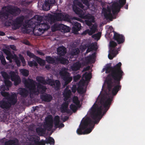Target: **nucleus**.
<instances>
[{
    "instance_id": "f257e3e1",
    "label": "nucleus",
    "mask_w": 145,
    "mask_h": 145,
    "mask_svg": "<svg viewBox=\"0 0 145 145\" xmlns=\"http://www.w3.org/2000/svg\"><path fill=\"white\" fill-rule=\"evenodd\" d=\"M121 63L119 62L113 67L107 64L102 72L105 71L106 73H109L105 81L108 89V93L102 95L99 100V106L95 103L89 111L91 118L87 117L82 120L79 127H94V124H97L100 120L110 108L114 96L116 95L121 89L120 81L124 73L121 69Z\"/></svg>"
},
{
    "instance_id": "f03ea898",
    "label": "nucleus",
    "mask_w": 145,
    "mask_h": 145,
    "mask_svg": "<svg viewBox=\"0 0 145 145\" xmlns=\"http://www.w3.org/2000/svg\"><path fill=\"white\" fill-rule=\"evenodd\" d=\"M63 15L61 13H58L54 15L49 14L46 17V23L41 24L37 25L34 28V32L37 35H41L45 31L50 28L49 24H52L57 21L63 20Z\"/></svg>"
},
{
    "instance_id": "7ed1b4c3",
    "label": "nucleus",
    "mask_w": 145,
    "mask_h": 145,
    "mask_svg": "<svg viewBox=\"0 0 145 145\" xmlns=\"http://www.w3.org/2000/svg\"><path fill=\"white\" fill-rule=\"evenodd\" d=\"M5 8V11H0V19L3 22L7 21L10 14L14 16H17L20 13L21 10L17 7H12L11 6H4L3 9Z\"/></svg>"
},
{
    "instance_id": "20e7f679",
    "label": "nucleus",
    "mask_w": 145,
    "mask_h": 145,
    "mask_svg": "<svg viewBox=\"0 0 145 145\" xmlns=\"http://www.w3.org/2000/svg\"><path fill=\"white\" fill-rule=\"evenodd\" d=\"M74 5L72 6L74 11L76 14L78 15L80 18L88 20H85V23L88 26H91L92 25V22H95L94 17L89 14H86L85 11H84L74 5L75 1L74 2Z\"/></svg>"
},
{
    "instance_id": "39448f33",
    "label": "nucleus",
    "mask_w": 145,
    "mask_h": 145,
    "mask_svg": "<svg viewBox=\"0 0 145 145\" xmlns=\"http://www.w3.org/2000/svg\"><path fill=\"white\" fill-rule=\"evenodd\" d=\"M37 21L38 22H40V23H38L35 22H32L31 19L29 20L28 22V24L24 26V31L26 33H30L33 29V33L35 35L37 36H39L35 35V33L33 32L34 28L37 25H38L39 24L42 23L43 24L44 23H46V19L45 22H44L43 23H42V16H37Z\"/></svg>"
},
{
    "instance_id": "423d86ee",
    "label": "nucleus",
    "mask_w": 145,
    "mask_h": 145,
    "mask_svg": "<svg viewBox=\"0 0 145 145\" xmlns=\"http://www.w3.org/2000/svg\"><path fill=\"white\" fill-rule=\"evenodd\" d=\"M23 81L25 87L28 89L30 92L34 93L39 92V89L36 88V82L33 79L29 78H24L23 79Z\"/></svg>"
},
{
    "instance_id": "0eeeda50",
    "label": "nucleus",
    "mask_w": 145,
    "mask_h": 145,
    "mask_svg": "<svg viewBox=\"0 0 145 145\" xmlns=\"http://www.w3.org/2000/svg\"><path fill=\"white\" fill-rule=\"evenodd\" d=\"M117 45L116 42L113 41H110V49L109 50L110 53L108 54V58L110 60L112 59L114 57L118 54V50H120V48H118V50L115 49V47Z\"/></svg>"
},
{
    "instance_id": "6e6552de",
    "label": "nucleus",
    "mask_w": 145,
    "mask_h": 145,
    "mask_svg": "<svg viewBox=\"0 0 145 145\" xmlns=\"http://www.w3.org/2000/svg\"><path fill=\"white\" fill-rule=\"evenodd\" d=\"M126 0H119V5L117 3H113L112 5L111 10L113 14L114 15L118 13L120 11V9L126 3Z\"/></svg>"
},
{
    "instance_id": "1a4fd4ad",
    "label": "nucleus",
    "mask_w": 145,
    "mask_h": 145,
    "mask_svg": "<svg viewBox=\"0 0 145 145\" xmlns=\"http://www.w3.org/2000/svg\"><path fill=\"white\" fill-rule=\"evenodd\" d=\"M65 69L60 71L59 74L61 79L65 81V85H67L72 81V78L70 76V74L66 71Z\"/></svg>"
},
{
    "instance_id": "9d476101",
    "label": "nucleus",
    "mask_w": 145,
    "mask_h": 145,
    "mask_svg": "<svg viewBox=\"0 0 145 145\" xmlns=\"http://www.w3.org/2000/svg\"><path fill=\"white\" fill-rule=\"evenodd\" d=\"M27 138L30 141L33 142L35 145H45L46 144L45 140L42 139L39 141L40 137L36 135H29Z\"/></svg>"
},
{
    "instance_id": "9b49d317",
    "label": "nucleus",
    "mask_w": 145,
    "mask_h": 145,
    "mask_svg": "<svg viewBox=\"0 0 145 145\" xmlns=\"http://www.w3.org/2000/svg\"><path fill=\"white\" fill-rule=\"evenodd\" d=\"M53 120L51 116L47 117L45 120L44 127L46 129L50 131L53 128Z\"/></svg>"
},
{
    "instance_id": "f8f14e48",
    "label": "nucleus",
    "mask_w": 145,
    "mask_h": 145,
    "mask_svg": "<svg viewBox=\"0 0 145 145\" xmlns=\"http://www.w3.org/2000/svg\"><path fill=\"white\" fill-rule=\"evenodd\" d=\"M114 33L113 39L116 41L118 44L123 43L125 41V37L122 34H120L116 32L114 30L112 31Z\"/></svg>"
},
{
    "instance_id": "ddd939ff",
    "label": "nucleus",
    "mask_w": 145,
    "mask_h": 145,
    "mask_svg": "<svg viewBox=\"0 0 145 145\" xmlns=\"http://www.w3.org/2000/svg\"><path fill=\"white\" fill-rule=\"evenodd\" d=\"M24 19L23 16L17 17L15 20L13 21L12 25L15 27V29L18 28L19 27L18 25H21L23 22Z\"/></svg>"
},
{
    "instance_id": "4468645a",
    "label": "nucleus",
    "mask_w": 145,
    "mask_h": 145,
    "mask_svg": "<svg viewBox=\"0 0 145 145\" xmlns=\"http://www.w3.org/2000/svg\"><path fill=\"white\" fill-rule=\"evenodd\" d=\"M55 0H45L44 4L42 6L43 9L44 10L48 11L50 9V7L52 4H54Z\"/></svg>"
},
{
    "instance_id": "2eb2a0df",
    "label": "nucleus",
    "mask_w": 145,
    "mask_h": 145,
    "mask_svg": "<svg viewBox=\"0 0 145 145\" xmlns=\"http://www.w3.org/2000/svg\"><path fill=\"white\" fill-rule=\"evenodd\" d=\"M107 9L106 8L103 9L104 16L106 20L109 19L111 20V19L112 17V15L111 12V9L109 7H107Z\"/></svg>"
},
{
    "instance_id": "dca6fc26",
    "label": "nucleus",
    "mask_w": 145,
    "mask_h": 145,
    "mask_svg": "<svg viewBox=\"0 0 145 145\" xmlns=\"http://www.w3.org/2000/svg\"><path fill=\"white\" fill-rule=\"evenodd\" d=\"M6 99L11 106L15 105L17 101L16 96L14 95L9 96L7 97Z\"/></svg>"
},
{
    "instance_id": "f3484780",
    "label": "nucleus",
    "mask_w": 145,
    "mask_h": 145,
    "mask_svg": "<svg viewBox=\"0 0 145 145\" xmlns=\"http://www.w3.org/2000/svg\"><path fill=\"white\" fill-rule=\"evenodd\" d=\"M69 102L68 101H65L63 102L61 105V111L62 113L67 112V113H69L70 111L68 108L69 106Z\"/></svg>"
},
{
    "instance_id": "a211bd4d",
    "label": "nucleus",
    "mask_w": 145,
    "mask_h": 145,
    "mask_svg": "<svg viewBox=\"0 0 145 145\" xmlns=\"http://www.w3.org/2000/svg\"><path fill=\"white\" fill-rule=\"evenodd\" d=\"M60 119L58 116H56L54 118V124L56 128H62L64 126V124L63 123L59 124Z\"/></svg>"
},
{
    "instance_id": "6ab92c4d",
    "label": "nucleus",
    "mask_w": 145,
    "mask_h": 145,
    "mask_svg": "<svg viewBox=\"0 0 145 145\" xmlns=\"http://www.w3.org/2000/svg\"><path fill=\"white\" fill-rule=\"evenodd\" d=\"M40 98L42 101L49 102L52 99V97L51 95L45 93L41 95Z\"/></svg>"
},
{
    "instance_id": "aec40b11",
    "label": "nucleus",
    "mask_w": 145,
    "mask_h": 145,
    "mask_svg": "<svg viewBox=\"0 0 145 145\" xmlns=\"http://www.w3.org/2000/svg\"><path fill=\"white\" fill-rule=\"evenodd\" d=\"M57 54L60 56H64L67 52L66 48L64 46L59 47L57 49Z\"/></svg>"
},
{
    "instance_id": "412c9836",
    "label": "nucleus",
    "mask_w": 145,
    "mask_h": 145,
    "mask_svg": "<svg viewBox=\"0 0 145 145\" xmlns=\"http://www.w3.org/2000/svg\"><path fill=\"white\" fill-rule=\"evenodd\" d=\"M19 140L15 138L13 140H10L6 141L4 145H20Z\"/></svg>"
},
{
    "instance_id": "4be33fe9",
    "label": "nucleus",
    "mask_w": 145,
    "mask_h": 145,
    "mask_svg": "<svg viewBox=\"0 0 145 145\" xmlns=\"http://www.w3.org/2000/svg\"><path fill=\"white\" fill-rule=\"evenodd\" d=\"M11 107L7 100H2L0 101V107L2 108L8 109Z\"/></svg>"
},
{
    "instance_id": "5701e85b",
    "label": "nucleus",
    "mask_w": 145,
    "mask_h": 145,
    "mask_svg": "<svg viewBox=\"0 0 145 145\" xmlns=\"http://www.w3.org/2000/svg\"><path fill=\"white\" fill-rule=\"evenodd\" d=\"M29 93L28 91L25 88H20L19 89V94L23 97H27Z\"/></svg>"
},
{
    "instance_id": "b1692460",
    "label": "nucleus",
    "mask_w": 145,
    "mask_h": 145,
    "mask_svg": "<svg viewBox=\"0 0 145 145\" xmlns=\"http://www.w3.org/2000/svg\"><path fill=\"white\" fill-rule=\"evenodd\" d=\"M81 66V64L79 61H77L73 63L71 68L72 71H76L80 70Z\"/></svg>"
},
{
    "instance_id": "393cba45",
    "label": "nucleus",
    "mask_w": 145,
    "mask_h": 145,
    "mask_svg": "<svg viewBox=\"0 0 145 145\" xmlns=\"http://www.w3.org/2000/svg\"><path fill=\"white\" fill-rule=\"evenodd\" d=\"M54 23V24L52 27V31L54 32L57 30H61L63 24H60L57 22L56 23V22Z\"/></svg>"
},
{
    "instance_id": "a878e982",
    "label": "nucleus",
    "mask_w": 145,
    "mask_h": 145,
    "mask_svg": "<svg viewBox=\"0 0 145 145\" xmlns=\"http://www.w3.org/2000/svg\"><path fill=\"white\" fill-rule=\"evenodd\" d=\"M81 25L78 22H74V25L72 28V30L74 33L78 32L81 29Z\"/></svg>"
},
{
    "instance_id": "bb28decb",
    "label": "nucleus",
    "mask_w": 145,
    "mask_h": 145,
    "mask_svg": "<svg viewBox=\"0 0 145 145\" xmlns=\"http://www.w3.org/2000/svg\"><path fill=\"white\" fill-rule=\"evenodd\" d=\"M66 88L64 93L63 94V96L64 97V100L65 101L67 100L70 97L71 94V90L69 89L66 90Z\"/></svg>"
},
{
    "instance_id": "cd10ccee",
    "label": "nucleus",
    "mask_w": 145,
    "mask_h": 145,
    "mask_svg": "<svg viewBox=\"0 0 145 145\" xmlns=\"http://www.w3.org/2000/svg\"><path fill=\"white\" fill-rule=\"evenodd\" d=\"M46 129L40 127H37L36 128V132L40 136H42L43 135L45 134Z\"/></svg>"
},
{
    "instance_id": "c85d7f7f",
    "label": "nucleus",
    "mask_w": 145,
    "mask_h": 145,
    "mask_svg": "<svg viewBox=\"0 0 145 145\" xmlns=\"http://www.w3.org/2000/svg\"><path fill=\"white\" fill-rule=\"evenodd\" d=\"M45 140L47 144H49L50 145H54L55 144L54 140L52 137H49L46 138Z\"/></svg>"
},
{
    "instance_id": "c756f323",
    "label": "nucleus",
    "mask_w": 145,
    "mask_h": 145,
    "mask_svg": "<svg viewBox=\"0 0 145 145\" xmlns=\"http://www.w3.org/2000/svg\"><path fill=\"white\" fill-rule=\"evenodd\" d=\"M54 84L53 86L56 90L59 89L61 87V83L58 80H56L54 81Z\"/></svg>"
},
{
    "instance_id": "7c9ffc66",
    "label": "nucleus",
    "mask_w": 145,
    "mask_h": 145,
    "mask_svg": "<svg viewBox=\"0 0 145 145\" xmlns=\"http://www.w3.org/2000/svg\"><path fill=\"white\" fill-rule=\"evenodd\" d=\"M46 60L48 63L53 64L56 63L55 59L50 56H46Z\"/></svg>"
},
{
    "instance_id": "2f4dec72",
    "label": "nucleus",
    "mask_w": 145,
    "mask_h": 145,
    "mask_svg": "<svg viewBox=\"0 0 145 145\" xmlns=\"http://www.w3.org/2000/svg\"><path fill=\"white\" fill-rule=\"evenodd\" d=\"M10 79L11 80L13 81L19 78V76L16 74L14 72H11L10 73Z\"/></svg>"
},
{
    "instance_id": "473e14b6",
    "label": "nucleus",
    "mask_w": 145,
    "mask_h": 145,
    "mask_svg": "<svg viewBox=\"0 0 145 145\" xmlns=\"http://www.w3.org/2000/svg\"><path fill=\"white\" fill-rule=\"evenodd\" d=\"M37 81L39 82L45 84L46 83V82L45 81L44 78L41 76H38L36 78Z\"/></svg>"
},
{
    "instance_id": "72a5a7b5",
    "label": "nucleus",
    "mask_w": 145,
    "mask_h": 145,
    "mask_svg": "<svg viewBox=\"0 0 145 145\" xmlns=\"http://www.w3.org/2000/svg\"><path fill=\"white\" fill-rule=\"evenodd\" d=\"M95 53H94L91 55H89L87 56L86 58V61L87 63H90L92 59L95 57Z\"/></svg>"
},
{
    "instance_id": "f704fd0d",
    "label": "nucleus",
    "mask_w": 145,
    "mask_h": 145,
    "mask_svg": "<svg viewBox=\"0 0 145 145\" xmlns=\"http://www.w3.org/2000/svg\"><path fill=\"white\" fill-rule=\"evenodd\" d=\"M56 59L57 61L63 64H66L68 61L67 59L63 57H58L56 58Z\"/></svg>"
},
{
    "instance_id": "c9c22d12",
    "label": "nucleus",
    "mask_w": 145,
    "mask_h": 145,
    "mask_svg": "<svg viewBox=\"0 0 145 145\" xmlns=\"http://www.w3.org/2000/svg\"><path fill=\"white\" fill-rule=\"evenodd\" d=\"M35 60L40 66H44L45 64V61L44 60L38 57H37Z\"/></svg>"
},
{
    "instance_id": "e433bc0d",
    "label": "nucleus",
    "mask_w": 145,
    "mask_h": 145,
    "mask_svg": "<svg viewBox=\"0 0 145 145\" xmlns=\"http://www.w3.org/2000/svg\"><path fill=\"white\" fill-rule=\"evenodd\" d=\"M20 71L22 75L25 76H27L29 74V71L25 69H22L20 70Z\"/></svg>"
},
{
    "instance_id": "4c0bfd02",
    "label": "nucleus",
    "mask_w": 145,
    "mask_h": 145,
    "mask_svg": "<svg viewBox=\"0 0 145 145\" xmlns=\"http://www.w3.org/2000/svg\"><path fill=\"white\" fill-rule=\"evenodd\" d=\"M71 29L66 25L63 24L61 30H63L64 32H68L70 31Z\"/></svg>"
},
{
    "instance_id": "58836bf2",
    "label": "nucleus",
    "mask_w": 145,
    "mask_h": 145,
    "mask_svg": "<svg viewBox=\"0 0 145 145\" xmlns=\"http://www.w3.org/2000/svg\"><path fill=\"white\" fill-rule=\"evenodd\" d=\"M80 51L79 49L78 48L73 49L71 51V54L73 56L76 55L80 53Z\"/></svg>"
},
{
    "instance_id": "ea45409f",
    "label": "nucleus",
    "mask_w": 145,
    "mask_h": 145,
    "mask_svg": "<svg viewBox=\"0 0 145 145\" xmlns=\"http://www.w3.org/2000/svg\"><path fill=\"white\" fill-rule=\"evenodd\" d=\"M28 64L30 67H37L38 66L37 63L34 60L29 61L28 62Z\"/></svg>"
},
{
    "instance_id": "a19ab883",
    "label": "nucleus",
    "mask_w": 145,
    "mask_h": 145,
    "mask_svg": "<svg viewBox=\"0 0 145 145\" xmlns=\"http://www.w3.org/2000/svg\"><path fill=\"white\" fill-rule=\"evenodd\" d=\"M77 91L80 94H83L86 92V91L84 90V88L82 86H78L77 88Z\"/></svg>"
},
{
    "instance_id": "79ce46f5",
    "label": "nucleus",
    "mask_w": 145,
    "mask_h": 145,
    "mask_svg": "<svg viewBox=\"0 0 145 145\" xmlns=\"http://www.w3.org/2000/svg\"><path fill=\"white\" fill-rule=\"evenodd\" d=\"M73 102L76 105L78 106L80 104V101L78 97L77 96L74 97L73 99Z\"/></svg>"
},
{
    "instance_id": "37998d69",
    "label": "nucleus",
    "mask_w": 145,
    "mask_h": 145,
    "mask_svg": "<svg viewBox=\"0 0 145 145\" xmlns=\"http://www.w3.org/2000/svg\"><path fill=\"white\" fill-rule=\"evenodd\" d=\"M27 55L29 56L30 58H33L35 59L37 57L33 53H31L30 51H28L27 52Z\"/></svg>"
},
{
    "instance_id": "c03bdc74",
    "label": "nucleus",
    "mask_w": 145,
    "mask_h": 145,
    "mask_svg": "<svg viewBox=\"0 0 145 145\" xmlns=\"http://www.w3.org/2000/svg\"><path fill=\"white\" fill-rule=\"evenodd\" d=\"M70 109L74 112L76 111L77 109V107L74 104H71L70 106Z\"/></svg>"
},
{
    "instance_id": "a18cd8bd",
    "label": "nucleus",
    "mask_w": 145,
    "mask_h": 145,
    "mask_svg": "<svg viewBox=\"0 0 145 145\" xmlns=\"http://www.w3.org/2000/svg\"><path fill=\"white\" fill-rule=\"evenodd\" d=\"M0 59L1 63L5 65L6 64V62L5 58L3 54L0 55Z\"/></svg>"
},
{
    "instance_id": "49530a36",
    "label": "nucleus",
    "mask_w": 145,
    "mask_h": 145,
    "mask_svg": "<svg viewBox=\"0 0 145 145\" xmlns=\"http://www.w3.org/2000/svg\"><path fill=\"white\" fill-rule=\"evenodd\" d=\"M84 77L86 80L89 79L91 78V74L90 73H88L86 72L83 75Z\"/></svg>"
},
{
    "instance_id": "de8ad7c7",
    "label": "nucleus",
    "mask_w": 145,
    "mask_h": 145,
    "mask_svg": "<svg viewBox=\"0 0 145 145\" xmlns=\"http://www.w3.org/2000/svg\"><path fill=\"white\" fill-rule=\"evenodd\" d=\"M101 36V33L99 32L97 33L93 34L92 36V37L93 38H94L95 39H99Z\"/></svg>"
},
{
    "instance_id": "09e8293b",
    "label": "nucleus",
    "mask_w": 145,
    "mask_h": 145,
    "mask_svg": "<svg viewBox=\"0 0 145 145\" xmlns=\"http://www.w3.org/2000/svg\"><path fill=\"white\" fill-rule=\"evenodd\" d=\"M63 20L68 22H70L71 20L69 15L68 14H66L65 15H63Z\"/></svg>"
},
{
    "instance_id": "8fccbe9b",
    "label": "nucleus",
    "mask_w": 145,
    "mask_h": 145,
    "mask_svg": "<svg viewBox=\"0 0 145 145\" xmlns=\"http://www.w3.org/2000/svg\"><path fill=\"white\" fill-rule=\"evenodd\" d=\"M37 88L40 89H41L43 91H45L46 89V87L40 84H39L37 85Z\"/></svg>"
},
{
    "instance_id": "3c124183",
    "label": "nucleus",
    "mask_w": 145,
    "mask_h": 145,
    "mask_svg": "<svg viewBox=\"0 0 145 145\" xmlns=\"http://www.w3.org/2000/svg\"><path fill=\"white\" fill-rule=\"evenodd\" d=\"M54 81L53 80H52L50 79H48L46 81V84H48L51 86H53V84H54Z\"/></svg>"
},
{
    "instance_id": "603ef678",
    "label": "nucleus",
    "mask_w": 145,
    "mask_h": 145,
    "mask_svg": "<svg viewBox=\"0 0 145 145\" xmlns=\"http://www.w3.org/2000/svg\"><path fill=\"white\" fill-rule=\"evenodd\" d=\"M14 84L15 86L18 85L21 82V80L19 77L14 81Z\"/></svg>"
},
{
    "instance_id": "864d4df0",
    "label": "nucleus",
    "mask_w": 145,
    "mask_h": 145,
    "mask_svg": "<svg viewBox=\"0 0 145 145\" xmlns=\"http://www.w3.org/2000/svg\"><path fill=\"white\" fill-rule=\"evenodd\" d=\"M4 83L5 85L7 86L10 87L11 86L12 83L10 80H5Z\"/></svg>"
},
{
    "instance_id": "5fc2aeb1",
    "label": "nucleus",
    "mask_w": 145,
    "mask_h": 145,
    "mask_svg": "<svg viewBox=\"0 0 145 145\" xmlns=\"http://www.w3.org/2000/svg\"><path fill=\"white\" fill-rule=\"evenodd\" d=\"M97 28V26L96 24H94L92 26L90 29L92 31L95 33Z\"/></svg>"
},
{
    "instance_id": "6e6d98bb",
    "label": "nucleus",
    "mask_w": 145,
    "mask_h": 145,
    "mask_svg": "<svg viewBox=\"0 0 145 145\" xmlns=\"http://www.w3.org/2000/svg\"><path fill=\"white\" fill-rule=\"evenodd\" d=\"M13 58V56L12 54L10 53L9 52V53L7 55V56L6 57L7 59L9 60H11V59Z\"/></svg>"
},
{
    "instance_id": "4d7b16f0",
    "label": "nucleus",
    "mask_w": 145,
    "mask_h": 145,
    "mask_svg": "<svg viewBox=\"0 0 145 145\" xmlns=\"http://www.w3.org/2000/svg\"><path fill=\"white\" fill-rule=\"evenodd\" d=\"M76 4L78 5L79 7H80L82 9H84V6L81 2L78 1V0L76 1Z\"/></svg>"
},
{
    "instance_id": "13d9d810",
    "label": "nucleus",
    "mask_w": 145,
    "mask_h": 145,
    "mask_svg": "<svg viewBox=\"0 0 145 145\" xmlns=\"http://www.w3.org/2000/svg\"><path fill=\"white\" fill-rule=\"evenodd\" d=\"M1 95L4 97H8L9 93H8L6 92L5 91H1Z\"/></svg>"
},
{
    "instance_id": "bf43d9fd",
    "label": "nucleus",
    "mask_w": 145,
    "mask_h": 145,
    "mask_svg": "<svg viewBox=\"0 0 145 145\" xmlns=\"http://www.w3.org/2000/svg\"><path fill=\"white\" fill-rule=\"evenodd\" d=\"M88 46L92 50L94 49H95V50L97 49V48H95V45L93 43L91 44Z\"/></svg>"
},
{
    "instance_id": "052dcab7",
    "label": "nucleus",
    "mask_w": 145,
    "mask_h": 145,
    "mask_svg": "<svg viewBox=\"0 0 145 145\" xmlns=\"http://www.w3.org/2000/svg\"><path fill=\"white\" fill-rule=\"evenodd\" d=\"M80 75L79 74L74 76L73 77V80L75 82H76L78 80L80 79Z\"/></svg>"
},
{
    "instance_id": "680f3d73",
    "label": "nucleus",
    "mask_w": 145,
    "mask_h": 145,
    "mask_svg": "<svg viewBox=\"0 0 145 145\" xmlns=\"http://www.w3.org/2000/svg\"><path fill=\"white\" fill-rule=\"evenodd\" d=\"M82 1L86 5L88 6H89V2L88 0H82Z\"/></svg>"
},
{
    "instance_id": "e2e57ef3",
    "label": "nucleus",
    "mask_w": 145,
    "mask_h": 145,
    "mask_svg": "<svg viewBox=\"0 0 145 145\" xmlns=\"http://www.w3.org/2000/svg\"><path fill=\"white\" fill-rule=\"evenodd\" d=\"M15 63L19 67L20 65L21 62L20 60L18 58H17L15 60Z\"/></svg>"
},
{
    "instance_id": "0e129e2a",
    "label": "nucleus",
    "mask_w": 145,
    "mask_h": 145,
    "mask_svg": "<svg viewBox=\"0 0 145 145\" xmlns=\"http://www.w3.org/2000/svg\"><path fill=\"white\" fill-rule=\"evenodd\" d=\"M23 43L27 45H30V43L29 41L27 40H25L23 42Z\"/></svg>"
},
{
    "instance_id": "69168bd1",
    "label": "nucleus",
    "mask_w": 145,
    "mask_h": 145,
    "mask_svg": "<svg viewBox=\"0 0 145 145\" xmlns=\"http://www.w3.org/2000/svg\"><path fill=\"white\" fill-rule=\"evenodd\" d=\"M10 48L12 50H16V47L13 45H10Z\"/></svg>"
},
{
    "instance_id": "338daca9",
    "label": "nucleus",
    "mask_w": 145,
    "mask_h": 145,
    "mask_svg": "<svg viewBox=\"0 0 145 145\" xmlns=\"http://www.w3.org/2000/svg\"><path fill=\"white\" fill-rule=\"evenodd\" d=\"M2 75L4 78L7 77L8 76V74L5 72H3L2 73Z\"/></svg>"
},
{
    "instance_id": "774afa93",
    "label": "nucleus",
    "mask_w": 145,
    "mask_h": 145,
    "mask_svg": "<svg viewBox=\"0 0 145 145\" xmlns=\"http://www.w3.org/2000/svg\"><path fill=\"white\" fill-rule=\"evenodd\" d=\"M89 31V29H86L83 32V34L84 35H86V34L88 33Z\"/></svg>"
}]
</instances>
